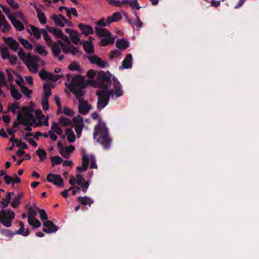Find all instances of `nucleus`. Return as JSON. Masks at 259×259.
Segmentation results:
<instances>
[{
  "label": "nucleus",
  "mask_w": 259,
  "mask_h": 259,
  "mask_svg": "<svg viewBox=\"0 0 259 259\" xmlns=\"http://www.w3.org/2000/svg\"><path fill=\"white\" fill-rule=\"evenodd\" d=\"M11 193L10 192H7L6 198L1 201L3 207H6L8 206L11 199Z\"/></svg>",
  "instance_id": "51"
},
{
  "label": "nucleus",
  "mask_w": 259,
  "mask_h": 259,
  "mask_svg": "<svg viewBox=\"0 0 259 259\" xmlns=\"http://www.w3.org/2000/svg\"><path fill=\"white\" fill-rule=\"evenodd\" d=\"M122 18L121 14L119 12L114 13L111 16L108 17V22L112 23L113 22H117Z\"/></svg>",
  "instance_id": "37"
},
{
  "label": "nucleus",
  "mask_w": 259,
  "mask_h": 259,
  "mask_svg": "<svg viewBox=\"0 0 259 259\" xmlns=\"http://www.w3.org/2000/svg\"><path fill=\"white\" fill-rule=\"evenodd\" d=\"M59 9L60 11H62L63 10H65L66 12L67 16L69 19H71V13H72V15L74 17H77L78 16L77 11L74 8L69 9L65 7H59Z\"/></svg>",
  "instance_id": "32"
},
{
  "label": "nucleus",
  "mask_w": 259,
  "mask_h": 259,
  "mask_svg": "<svg viewBox=\"0 0 259 259\" xmlns=\"http://www.w3.org/2000/svg\"><path fill=\"white\" fill-rule=\"evenodd\" d=\"M20 41L21 42V44L26 49H30L32 47V45L28 42V40L24 39L22 38H20Z\"/></svg>",
  "instance_id": "56"
},
{
  "label": "nucleus",
  "mask_w": 259,
  "mask_h": 259,
  "mask_svg": "<svg viewBox=\"0 0 259 259\" xmlns=\"http://www.w3.org/2000/svg\"><path fill=\"white\" fill-rule=\"evenodd\" d=\"M94 137L99 136L98 141L103 145L105 149H108L111 145V139L108 135V130L105 124L99 120L95 126L94 133Z\"/></svg>",
  "instance_id": "3"
},
{
  "label": "nucleus",
  "mask_w": 259,
  "mask_h": 259,
  "mask_svg": "<svg viewBox=\"0 0 259 259\" xmlns=\"http://www.w3.org/2000/svg\"><path fill=\"white\" fill-rule=\"evenodd\" d=\"M10 91L11 95L15 100H18L21 99L22 97L21 94L13 85L11 86Z\"/></svg>",
  "instance_id": "39"
},
{
  "label": "nucleus",
  "mask_w": 259,
  "mask_h": 259,
  "mask_svg": "<svg viewBox=\"0 0 259 259\" xmlns=\"http://www.w3.org/2000/svg\"><path fill=\"white\" fill-rule=\"evenodd\" d=\"M110 23L108 22V17L107 19H105L104 18H102L101 19H100L97 23V24L98 25H100L102 26H106L108 25H109Z\"/></svg>",
  "instance_id": "60"
},
{
  "label": "nucleus",
  "mask_w": 259,
  "mask_h": 259,
  "mask_svg": "<svg viewBox=\"0 0 259 259\" xmlns=\"http://www.w3.org/2000/svg\"><path fill=\"white\" fill-rule=\"evenodd\" d=\"M59 122L63 126H67L72 124V121L70 119L64 116L60 118Z\"/></svg>",
  "instance_id": "43"
},
{
  "label": "nucleus",
  "mask_w": 259,
  "mask_h": 259,
  "mask_svg": "<svg viewBox=\"0 0 259 259\" xmlns=\"http://www.w3.org/2000/svg\"><path fill=\"white\" fill-rule=\"evenodd\" d=\"M120 7L130 6L132 9L139 10L140 7L136 0H122L120 1Z\"/></svg>",
  "instance_id": "20"
},
{
  "label": "nucleus",
  "mask_w": 259,
  "mask_h": 259,
  "mask_svg": "<svg viewBox=\"0 0 259 259\" xmlns=\"http://www.w3.org/2000/svg\"><path fill=\"white\" fill-rule=\"evenodd\" d=\"M111 77V75L108 72L100 71L97 75L98 79L97 81L101 84L105 83V82H108L110 79Z\"/></svg>",
  "instance_id": "19"
},
{
  "label": "nucleus",
  "mask_w": 259,
  "mask_h": 259,
  "mask_svg": "<svg viewBox=\"0 0 259 259\" xmlns=\"http://www.w3.org/2000/svg\"><path fill=\"white\" fill-rule=\"evenodd\" d=\"M69 183L72 186H74L75 183L80 186L84 193L87 192L89 186V183L87 181H83V176L80 174H77L76 178L74 177H71L69 179Z\"/></svg>",
  "instance_id": "10"
},
{
  "label": "nucleus",
  "mask_w": 259,
  "mask_h": 259,
  "mask_svg": "<svg viewBox=\"0 0 259 259\" xmlns=\"http://www.w3.org/2000/svg\"><path fill=\"white\" fill-rule=\"evenodd\" d=\"M107 87V91L111 98L117 99L123 95L122 86L117 79H115L113 83L112 88L109 89L110 86L107 83H102Z\"/></svg>",
  "instance_id": "7"
},
{
  "label": "nucleus",
  "mask_w": 259,
  "mask_h": 259,
  "mask_svg": "<svg viewBox=\"0 0 259 259\" xmlns=\"http://www.w3.org/2000/svg\"><path fill=\"white\" fill-rule=\"evenodd\" d=\"M18 55L20 59L25 63L30 72L32 73L37 72V66L40 62L38 57L32 56L29 53L26 54L22 49L19 50Z\"/></svg>",
  "instance_id": "4"
},
{
  "label": "nucleus",
  "mask_w": 259,
  "mask_h": 259,
  "mask_svg": "<svg viewBox=\"0 0 259 259\" xmlns=\"http://www.w3.org/2000/svg\"><path fill=\"white\" fill-rule=\"evenodd\" d=\"M115 38L112 37L111 35L105 37H103L101 39L100 45L101 46H107L110 45H112L114 43Z\"/></svg>",
  "instance_id": "30"
},
{
  "label": "nucleus",
  "mask_w": 259,
  "mask_h": 259,
  "mask_svg": "<svg viewBox=\"0 0 259 259\" xmlns=\"http://www.w3.org/2000/svg\"><path fill=\"white\" fill-rule=\"evenodd\" d=\"M133 57L131 54L126 55L125 58L122 62V68L127 69L132 67Z\"/></svg>",
  "instance_id": "25"
},
{
  "label": "nucleus",
  "mask_w": 259,
  "mask_h": 259,
  "mask_svg": "<svg viewBox=\"0 0 259 259\" xmlns=\"http://www.w3.org/2000/svg\"><path fill=\"white\" fill-rule=\"evenodd\" d=\"M137 20L136 22L134 23H133L130 20H128V22L130 23L133 26H135L138 28H141L143 26V22L141 21L139 17L137 16V14L136 13Z\"/></svg>",
  "instance_id": "55"
},
{
  "label": "nucleus",
  "mask_w": 259,
  "mask_h": 259,
  "mask_svg": "<svg viewBox=\"0 0 259 259\" xmlns=\"http://www.w3.org/2000/svg\"><path fill=\"white\" fill-rule=\"evenodd\" d=\"M6 2L13 9L16 10L18 9L19 6L15 0H6Z\"/></svg>",
  "instance_id": "59"
},
{
  "label": "nucleus",
  "mask_w": 259,
  "mask_h": 259,
  "mask_svg": "<svg viewBox=\"0 0 259 259\" xmlns=\"http://www.w3.org/2000/svg\"><path fill=\"white\" fill-rule=\"evenodd\" d=\"M17 118L22 124L27 126L26 130L28 131H31L29 125L36 126L49 125L48 116L44 115L41 110H36L34 116L33 111L25 106L23 107L21 111L18 113Z\"/></svg>",
  "instance_id": "1"
},
{
  "label": "nucleus",
  "mask_w": 259,
  "mask_h": 259,
  "mask_svg": "<svg viewBox=\"0 0 259 259\" xmlns=\"http://www.w3.org/2000/svg\"><path fill=\"white\" fill-rule=\"evenodd\" d=\"M11 28L10 24L6 21L5 17H1L0 19V30L6 33L9 31Z\"/></svg>",
  "instance_id": "26"
},
{
  "label": "nucleus",
  "mask_w": 259,
  "mask_h": 259,
  "mask_svg": "<svg viewBox=\"0 0 259 259\" xmlns=\"http://www.w3.org/2000/svg\"><path fill=\"white\" fill-rule=\"evenodd\" d=\"M58 147L59 153L66 158H68L75 149V147L73 145L63 146L60 142L58 143Z\"/></svg>",
  "instance_id": "12"
},
{
  "label": "nucleus",
  "mask_w": 259,
  "mask_h": 259,
  "mask_svg": "<svg viewBox=\"0 0 259 259\" xmlns=\"http://www.w3.org/2000/svg\"><path fill=\"white\" fill-rule=\"evenodd\" d=\"M90 162V167L91 168H97L95 157L93 155L88 156L84 154L82 156V166H78L77 170L80 171H85L87 169Z\"/></svg>",
  "instance_id": "9"
},
{
  "label": "nucleus",
  "mask_w": 259,
  "mask_h": 259,
  "mask_svg": "<svg viewBox=\"0 0 259 259\" xmlns=\"http://www.w3.org/2000/svg\"><path fill=\"white\" fill-rule=\"evenodd\" d=\"M37 15L39 22L43 24L46 23V17L44 12L38 9H36Z\"/></svg>",
  "instance_id": "42"
},
{
  "label": "nucleus",
  "mask_w": 259,
  "mask_h": 259,
  "mask_svg": "<svg viewBox=\"0 0 259 259\" xmlns=\"http://www.w3.org/2000/svg\"><path fill=\"white\" fill-rule=\"evenodd\" d=\"M66 135L69 143H73L75 142V136L71 128H68L66 130Z\"/></svg>",
  "instance_id": "36"
},
{
  "label": "nucleus",
  "mask_w": 259,
  "mask_h": 259,
  "mask_svg": "<svg viewBox=\"0 0 259 259\" xmlns=\"http://www.w3.org/2000/svg\"><path fill=\"white\" fill-rule=\"evenodd\" d=\"M77 200L82 205H89V206H91V204H92L94 202V200L91 197L88 196H79L77 198Z\"/></svg>",
  "instance_id": "28"
},
{
  "label": "nucleus",
  "mask_w": 259,
  "mask_h": 259,
  "mask_svg": "<svg viewBox=\"0 0 259 259\" xmlns=\"http://www.w3.org/2000/svg\"><path fill=\"white\" fill-rule=\"evenodd\" d=\"M39 209L36 205L30 207L28 210L27 217H30L31 218L35 217L37 213H38Z\"/></svg>",
  "instance_id": "38"
},
{
  "label": "nucleus",
  "mask_w": 259,
  "mask_h": 259,
  "mask_svg": "<svg viewBox=\"0 0 259 259\" xmlns=\"http://www.w3.org/2000/svg\"><path fill=\"white\" fill-rule=\"evenodd\" d=\"M99 90L96 92L98 96L97 107L99 110H102L108 104L111 96L107 91V87L101 84Z\"/></svg>",
  "instance_id": "6"
},
{
  "label": "nucleus",
  "mask_w": 259,
  "mask_h": 259,
  "mask_svg": "<svg viewBox=\"0 0 259 259\" xmlns=\"http://www.w3.org/2000/svg\"><path fill=\"white\" fill-rule=\"evenodd\" d=\"M20 228L17 233L19 234L27 236L29 234V230L27 229H25L24 225L22 222H19Z\"/></svg>",
  "instance_id": "40"
},
{
  "label": "nucleus",
  "mask_w": 259,
  "mask_h": 259,
  "mask_svg": "<svg viewBox=\"0 0 259 259\" xmlns=\"http://www.w3.org/2000/svg\"><path fill=\"white\" fill-rule=\"evenodd\" d=\"M41 33L47 44L49 46L51 45L52 40L51 38L48 35L47 30L44 29H41Z\"/></svg>",
  "instance_id": "46"
},
{
  "label": "nucleus",
  "mask_w": 259,
  "mask_h": 259,
  "mask_svg": "<svg viewBox=\"0 0 259 259\" xmlns=\"http://www.w3.org/2000/svg\"><path fill=\"white\" fill-rule=\"evenodd\" d=\"M50 31L55 36L60 39L58 42L54 43L52 47L53 55L59 60H62L64 58L63 56L61 54L60 48L64 54L70 53L73 55L79 54L78 49L74 47L71 44L68 38L62 33L60 29L55 28Z\"/></svg>",
  "instance_id": "2"
},
{
  "label": "nucleus",
  "mask_w": 259,
  "mask_h": 259,
  "mask_svg": "<svg viewBox=\"0 0 259 259\" xmlns=\"http://www.w3.org/2000/svg\"><path fill=\"white\" fill-rule=\"evenodd\" d=\"M78 27L81 31L82 33L85 35L93 33L94 31L93 27L90 25L79 24L78 25Z\"/></svg>",
  "instance_id": "27"
},
{
  "label": "nucleus",
  "mask_w": 259,
  "mask_h": 259,
  "mask_svg": "<svg viewBox=\"0 0 259 259\" xmlns=\"http://www.w3.org/2000/svg\"><path fill=\"white\" fill-rule=\"evenodd\" d=\"M89 60L91 63L97 64L101 68H104L107 65L106 62L103 61L101 58L97 56L90 57Z\"/></svg>",
  "instance_id": "21"
},
{
  "label": "nucleus",
  "mask_w": 259,
  "mask_h": 259,
  "mask_svg": "<svg viewBox=\"0 0 259 259\" xmlns=\"http://www.w3.org/2000/svg\"><path fill=\"white\" fill-rule=\"evenodd\" d=\"M20 104L18 102H15L13 104L10 105L8 107L9 111H12L13 113H15L17 109H19Z\"/></svg>",
  "instance_id": "53"
},
{
  "label": "nucleus",
  "mask_w": 259,
  "mask_h": 259,
  "mask_svg": "<svg viewBox=\"0 0 259 259\" xmlns=\"http://www.w3.org/2000/svg\"><path fill=\"white\" fill-rule=\"evenodd\" d=\"M15 18L17 19H20L23 22L26 23V20L25 19V16H24L23 14L20 11L16 12L14 13V15H13Z\"/></svg>",
  "instance_id": "54"
},
{
  "label": "nucleus",
  "mask_w": 259,
  "mask_h": 259,
  "mask_svg": "<svg viewBox=\"0 0 259 259\" xmlns=\"http://www.w3.org/2000/svg\"><path fill=\"white\" fill-rule=\"evenodd\" d=\"M115 46L119 50H124L129 47V42L126 39H119L116 41Z\"/></svg>",
  "instance_id": "24"
},
{
  "label": "nucleus",
  "mask_w": 259,
  "mask_h": 259,
  "mask_svg": "<svg viewBox=\"0 0 259 259\" xmlns=\"http://www.w3.org/2000/svg\"><path fill=\"white\" fill-rule=\"evenodd\" d=\"M0 51L2 57L3 59H6L9 58L10 55L8 48L6 47H1Z\"/></svg>",
  "instance_id": "45"
},
{
  "label": "nucleus",
  "mask_w": 259,
  "mask_h": 259,
  "mask_svg": "<svg viewBox=\"0 0 259 259\" xmlns=\"http://www.w3.org/2000/svg\"><path fill=\"white\" fill-rule=\"evenodd\" d=\"M4 38L6 43L10 47L12 50L15 51H16L18 50L19 45L17 41L11 37H4Z\"/></svg>",
  "instance_id": "22"
},
{
  "label": "nucleus",
  "mask_w": 259,
  "mask_h": 259,
  "mask_svg": "<svg viewBox=\"0 0 259 259\" xmlns=\"http://www.w3.org/2000/svg\"><path fill=\"white\" fill-rule=\"evenodd\" d=\"M35 51L42 56H45L47 54V52L44 47L40 45L36 46Z\"/></svg>",
  "instance_id": "52"
},
{
  "label": "nucleus",
  "mask_w": 259,
  "mask_h": 259,
  "mask_svg": "<svg viewBox=\"0 0 259 259\" xmlns=\"http://www.w3.org/2000/svg\"><path fill=\"white\" fill-rule=\"evenodd\" d=\"M68 68L70 70H77L78 72H80V70H81L79 65L77 63H73L71 64L68 66Z\"/></svg>",
  "instance_id": "62"
},
{
  "label": "nucleus",
  "mask_w": 259,
  "mask_h": 259,
  "mask_svg": "<svg viewBox=\"0 0 259 259\" xmlns=\"http://www.w3.org/2000/svg\"><path fill=\"white\" fill-rule=\"evenodd\" d=\"M72 124L74 125L77 137L80 138L84 125L82 117L80 115L73 117Z\"/></svg>",
  "instance_id": "11"
},
{
  "label": "nucleus",
  "mask_w": 259,
  "mask_h": 259,
  "mask_svg": "<svg viewBox=\"0 0 259 259\" xmlns=\"http://www.w3.org/2000/svg\"><path fill=\"white\" fill-rule=\"evenodd\" d=\"M49 99L47 98H42V106L44 110H47L49 108Z\"/></svg>",
  "instance_id": "63"
},
{
  "label": "nucleus",
  "mask_w": 259,
  "mask_h": 259,
  "mask_svg": "<svg viewBox=\"0 0 259 259\" xmlns=\"http://www.w3.org/2000/svg\"><path fill=\"white\" fill-rule=\"evenodd\" d=\"M51 161L53 166L55 165L61 164L63 161V160L61 157L58 156H54L51 158Z\"/></svg>",
  "instance_id": "48"
},
{
  "label": "nucleus",
  "mask_w": 259,
  "mask_h": 259,
  "mask_svg": "<svg viewBox=\"0 0 259 259\" xmlns=\"http://www.w3.org/2000/svg\"><path fill=\"white\" fill-rule=\"evenodd\" d=\"M66 31L69 34L70 38L74 44H78L80 42V39L77 31L68 28L66 29Z\"/></svg>",
  "instance_id": "23"
},
{
  "label": "nucleus",
  "mask_w": 259,
  "mask_h": 259,
  "mask_svg": "<svg viewBox=\"0 0 259 259\" xmlns=\"http://www.w3.org/2000/svg\"><path fill=\"white\" fill-rule=\"evenodd\" d=\"M22 197V193L19 194L12 201L11 203V206L14 208L17 207L20 204L21 200Z\"/></svg>",
  "instance_id": "41"
},
{
  "label": "nucleus",
  "mask_w": 259,
  "mask_h": 259,
  "mask_svg": "<svg viewBox=\"0 0 259 259\" xmlns=\"http://www.w3.org/2000/svg\"><path fill=\"white\" fill-rule=\"evenodd\" d=\"M36 153L39 157L40 161H44L46 159L47 153L44 149H39L36 151Z\"/></svg>",
  "instance_id": "49"
},
{
  "label": "nucleus",
  "mask_w": 259,
  "mask_h": 259,
  "mask_svg": "<svg viewBox=\"0 0 259 259\" xmlns=\"http://www.w3.org/2000/svg\"><path fill=\"white\" fill-rule=\"evenodd\" d=\"M28 222L30 226L34 229L39 228L41 226L40 222L36 219L27 217Z\"/></svg>",
  "instance_id": "35"
},
{
  "label": "nucleus",
  "mask_w": 259,
  "mask_h": 259,
  "mask_svg": "<svg viewBox=\"0 0 259 259\" xmlns=\"http://www.w3.org/2000/svg\"><path fill=\"white\" fill-rule=\"evenodd\" d=\"M87 85L85 76L78 75L72 78L69 88L76 97H82L83 96L82 90Z\"/></svg>",
  "instance_id": "5"
},
{
  "label": "nucleus",
  "mask_w": 259,
  "mask_h": 259,
  "mask_svg": "<svg viewBox=\"0 0 259 259\" xmlns=\"http://www.w3.org/2000/svg\"><path fill=\"white\" fill-rule=\"evenodd\" d=\"M79 100V112L82 114H86L92 108L91 105H89L87 101L83 100L82 97H76Z\"/></svg>",
  "instance_id": "15"
},
{
  "label": "nucleus",
  "mask_w": 259,
  "mask_h": 259,
  "mask_svg": "<svg viewBox=\"0 0 259 259\" xmlns=\"http://www.w3.org/2000/svg\"><path fill=\"white\" fill-rule=\"evenodd\" d=\"M55 101L58 107V110L57 111V114H61L62 113V107L59 97L55 96Z\"/></svg>",
  "instance_id": "57"
},
{
  "label": "nucleus",
  "mask_w": 259,
  "mask_h": 259,
  "mask_svg": "<svg viewBox=\"0 0 259 259\" xmlns=\"http://www.w3.org/2000/svg\"><path fill=\"white\" fill-rule=\"evenodd\" d=\"M52 19L54 21L55 24L60 27H63L65 24L68 26H72V23L70 21L67 20L61 14H54L52 16Z\"/></svg>",
  "instance_id": "14"
},
{
  "label": "nucleus",
  "mask_w": 259,
  "mask_h": 259,
  "mask_svg": "<svg viewBox=\"0 0 259 259\" xmlns=\"http://www.w3.org/2000/svg\"><path fill=\"white\" fill-rule=\"evenodd\" d=\"M39 75L40 78L42 79H48L54 81L57 80L59 78L62 77V76L59 75H56L49 73L45 70H41L39 73Z\"/></svg>",
  "instance_id": "17"
},
{
  "label": "nucleus",
  "mask_w": 259,
  "mask_h": 259,
  "mask_svg": "<svg viewBox=\"0 0 259 259\" xmlns=\"http://www.w3.org/2000/svg\"><path fill=\"white\" fill-rule=\"evenodd\" d=\"M10 20L17 30L22 31L24 29L23 24L19 20L17 19L15 17L13 16Z\"/></svg>",
  "instance_id": "29"
},
{
  "label": "nucleus",
  "mask_w": 259,
  "mask_h": 259,
  "mask_svg": "<svg viewBox=\"0 0 259 259\" xmlns=\"http://www.w3.org/2000/svg\"><path fill=\"white\" fill-rule=\"evenodd\" d=\"M96 33L99 37H105L111 35L110 31L107 29L102 28H96Z\"/></svg>",
  "instance_id": "33"
},
{
  "label": "nucleus",
  "mask_w": 259,
  "mask_h": 259,
  "mask_svg": "<svg viewBox=\"0 0 259 259\" xmlns=\"http://www.w3.org/2000/svg\"><path fill=\"white\" fill-rule=\"evenodd\" d=\"M28 31L30 32L31 35H33L37 39H39L42 34L41 29H39L38 28L33 25L30 27V29Z\"/></svg>",
  "instance_id": "31"
},
{
  "label": "nucleus",
  "mask_w": 259,
  "mask_h": 259,
  "mask_svg": "<svg viewBox=\"0 0 259 259\" xmlns=\"http://www.w3.org/2000/svg\"><path fill=\"white\" fill-rule=\"evenodd\" d=\"M44 93L43 98H47L49 99V97L51 95L52 92L50 87L48 84H45L44 87Z\"/></svg>",
  "instance_id": "50"
},
{
  "label": "nucleus",
  "mask_w": 259,
  "mask_h": 259,
  "mask_svg": "<svg viewBox=\"0 0 259 259\" xmlns=\"http://www.w3.org/2000/svg\"><path fill=\"white\" fill-rule=\"evenodd\" d=\"M47 180L58 187H62L64 185L62 178L58 175L50 174L47 176Z\"/></svg>",
  "instance_id": "16"
},
{
  "label": "nucleus",
  "mask_w": 259,
  "mask_h": 259,
  "mask_svg": "<svg viewBox=\"0 0 259 259\" xmlns=\"http://www.w3.org/2000/svg\"><path fill=\"white\" fill-rule=\"evenodd\" d=\"M21 91L24 95L28 97H29L32 93L31 91H30L27 88L24 86L21 87Z\"/></svg>",
  "instance_id": "64"
},
{
  "label": "nucleus",
  "mask_w": 259,
  "mask_h": 259,
  "mask_svg": "<svg viewBox=\"0 0 259 259\" xmlns=\"http://www.w3.org/2000/svg\"><path fill=\"white\" fill-rule=\"evenodd\" d=\"M1 7L3 11V12L6 14V15L7 16L8 18L10 19L14 16L13 15L11 14L10 11L9 9L6 6H5L4 5H1Z\"/></svg>",
  "instance_id": "58"
},
{
  "label": "nucleus",
  "mask_w": 259,
  "mask_h": 259,
  "mask_svg": "<svg viewBox=\"0 0 259 259\" xmlns=\"http://www.w3.org/2000/svg\"><path fill=\"white\" fill-rule=\"evenodd\" d=\"M15 217V212L10 209L0 211V223L6 227H10Z\"/></svg>",
  "instance_id": "8"
},
{
  "label": "nucleus",
  "mask_w": 259,
  "mask_h": 259,
  "mask_svg": "<svg viewBox=\"0 0 259 259\" xmlns=\"http://www.w3.org/2000/svg\"><path fill=\"white\" fill-rule=\"evenodd\" d=\"M51 131L56 133L58 135H61L62 133V130L59 124L54 122L51 127Z\"/></svg>",
  "instance_id": "47"
},
{
  "label": "nucleus",
  "mask_w": 259,
  "mask_h": 259,
  "mask_svg": "<svg viewBox=\"0 0 259 259\" xmlns=\"http://www.w3.org/2000/svg\"><path fill=\"white\" fill-rule=\"evenodd\" d=\"M83 49L85 52L88 54L94 53V46L92 42L90 41H87L83 45Z\"/></svg>",
  "instance_id": "34"
},
{
  "label": "nucleus",
  "mask_w": 259,
  "mask_h": 259,
  "mask_svg": "<svg viewBox=\"0 0 259 259\" xmlns=\"http://www.w3.org/2000/svg\"><path fill=\"white\" fill-rule=\"evenodd\" d=\"M121 55L122 53L120 50H114L110 52L109 58L110 59L118 58Z\"/></svg>",
  "instance_id": "44"
},
{
  "label": "nucleus",
  "mask_w": 259,
  "mask_h": 259,
  "mask_svg": "<svg viewBox=\"0 0 259 259\" xmlns=\"http://www.w3.org/2000/svg\"><path fill=\"white\" fill-rule=\"evenodd\" d=\"M63 112L64 113V114L70 116H72L74 115L73 110L67 107H64Z\"/></svg>",
  "instance_id": "61"
},
{
  "label": "nucleus",
  "mask_w": 259,
  "mask_h": 259,
  "mask_svg": "<svg viewBox=\"0 0 259 259\" xmlns=\"http://www.w3.org/2000/svg\"><path fill=\"white\" fill-rule=\"evenodd\" d=\"M97 75V72L94 70L90 69L87 72V77L88 79H86L88 85L94 88H100L102 84L95 80V77Z\"/></svg>",
  "instance_id": "13"
},
{
  "label": "nucleus",
  "mask_w": 259,
  "mask_h": 259,
  "mask_svg": "<svg viewBox=\"0 0 259 259\" xmlns=\"http://www.w3.org/2000/svg\"><path fill=\"white\" fill-rule=\"evenodd\" d=\"M44 225L47 228H44L42 231L47 233H54L57 230V228L51 221L47 220L45 221Z\"/></svg>",
  "instance_id": "18"
}]
</instances>
